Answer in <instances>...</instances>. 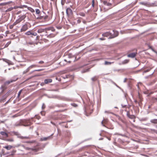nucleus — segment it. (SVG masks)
I'll return each mask as SVG.
<instances>
[{
	"mask_svg": "<svg viewBox=\"0 0 157 157\" xmlns=\"http://www.w3.org/2000/svg\"><path fill=\"white\" fill-rule=\"evenodd\" d=\"M117 34L115 36L111 35V33L109 32H106L103 34H102V35L104 37H107L111 35V36L110 37V38H114L116 36H117L118 35V33L117 32H116Z\"/></svg>",
	"mask_w": 157,
	"mask_h": 157,
	"instance_id": "f257e3e1",
	"label": "nucleus"
},
{
	"mask_svg": "<svg viewBox=\"0 0 157 157\" xmlns=\"http://www.w3.org/2000/svg\"><path fill=\"white\" fill-rule=\"evenodd\" d=\"M70 57L68 56L69 59H64V61H63L60 63L61 65H62V64H63V65H66L67 64V63H70L71 60L69 59Z\"/></svg>",
	"mask_w": 157,
	"mask_h": 157,
	"instance_id": "f03ea898",
	"label": "nucleus"
},
{
	"mask_svg": "<svg viewBox=\"0 0 157 157\" xmlns=\"http://www.w3.org/2000/svg\"><path fill=\"white\" fill-rule=\"evenodd\" d=\"M17 78H16L15 79H11V80H8L7 81H6L5 82V84L6 85H8L9 84H10L11 83H12L13 82H14L16 80H17Z\"/></svg>",
	"mask_w": 157,
	"mask_h": 157,
	"instance_id": "7ed1b4c3",
	"label": "nucleus"
},
{
	"mask_svg": "<svg viewBox=\"0 0 157 157\" xmlns=\"http://www.w3.org/2000/svg\"><path fill=\"white\" fill-rule=\"evenodd\" d=\"M137 54L136 52H132L128 54L127 55V56L128 57L133 58L136 56Z\"/></svg>",
	"mask_w": 157,
	"mask_h": 157,
	"instance_id": "20e7f679",
	"label": "nucleus"
},
{
	"mask_svg": "<svg viewBox=\"0 0 157 157\" xmlns=\"http://www.w3.org/2000/svg\"><path fill=\"white\" fill-rule=\"evenodd\" d=\"M28 29V25L27 24L24 25L21 29V31H25Z\"/></svg>",
	"mask_w": 157,
	"mask_h": 157,
	"instance_id": "39448f33",
	"label": "nucleus"
},
{
	"mask_svg": "<svg viewBox=\"0 0 157 157\" xmlns=\"http://www.w3.org/2000/svg\"><path fill=\"white\" fill-rule=\"evenodd\" d=\"M72 11L71 9L68 8L66 10V13L68 16L71 15L72 14Z\"/></svg>",
	"mask_w": 157,
	"mask_h": 157,
	"instance_id": "423d86ee",
	"label": "nucleus"
},
{
	"mask_svg": "<svg viewBox=\"0 0 157 157\" xmlns=\"http://www.w3.org/2000/svg\"><path fill=\"white\" fill-rule=\"evenodd\" d=\"M0 134L2 135L4 138H6L8 136V134L5 132H0Z\"/></svg>",
	"mask_w": 157,
	"mask_h": 157,
	"instance_id": "0eeeda50",
	"label": "nucleus"
},
{
	"mask_svg": "<svg viewBox=\"0 0 157 157\" xmlns=\"http://www.w3.org/2000/svg\"><path fill=\"white\" fill-rule=\"evenodd\" d=\"M52 82V80L50 78L45 79L44 80V83L46 84L51 83Z\"/></svg>",
	"mask_w": 157,
	"mask_h": 157,
	"instance_id": "6e6552de",
	"label": "nucleus"
},
{
	"mask_svg": "<svg viewBox=\"0 0 157 157\" xmlns=\"http://www.w3.org/2000/svg\"><path fill=\"white\" fill-rule=\"evenodd\" d=\"M24 148H25V149L28 150H32V151H37L38 150L36 148H29L28 147H24Z\"/></svg>",
	"mask_w": 157,
	"mask_h": 157,
	"instance_id": "1a4fd4ad",
	"label": "nucleus"
},
{
	"mask_svg": "<svg viewBox=\"0 0 157 157\" xmlns=\"http://www.w3.org/2000/svg\"><path fill=\"white\" fill-rule=\"evenodd\" d=\"M36 67H39L38 66L36 65H31L26 69V72L29 71L30 69H31L32 68H33Z\"/></svg>",
	"mask_w": 157,
	"mask_h": 157,
	"instance_id": "9d476101",
	"label": "nucleus"
},
{
	"mask_svg": "<svg viewBox=\"0 0 157 157\" xmlns=\"http://www.w3.org/2000/svg\"><path fill=\"white\" fill-rule=\"evenodd\" d=\"M45 31H46V30H45V29H40L38 30L37 32L39 33H41L43 32H44Z\"/></svg>",
	"mask_w": 157,
	"mask_h": 157,
	"instance_id": "9b49d317",
	"label": "nucleus"
},
{
	"mask_svg": "<svg viewBox=\"0 0 157 157\" xmlns=\"http://www.w3.org/2000/svg\"><path fill=\"white\" fill-rule=\"evenodd\" d=\"M50 136H49L46 137L42 138H41V141H46L48 140L50 138Z\"/></svg>",
	"mask_w": 157,
	"mask_h": 157,
	"instance_id": "f8f14e48",
	"label": "nucleus"
},
{
	"mask_svg": "<svg viewBox=\"0 0 157 157\" xmlns=\"http://www.w3.org/2000/svg\"><path fill=\"white\" fill-rule=\"evenodd\" d=\"M13 147L11 145H8L4 147V148H6L7 150H10Z\"/></svg>",
	"mask_w": 157,
	"mask_h": 157,
	"instance_id": "ddd939ff",
	"label": "nucleus"
},
{
	"mask_svg": "<svg viewBox=\"0 0 157 157\" xmlns=\"http://www.w3.org/2000/svg\"><path fill=\"white\" fill-rule=\"evenodd\" d=\"M45 30H46V31L51 30L52 31H54L55 30V29L53 27H51L49 28H45Z\"/></svg>",
	"mask_w": 157,
	"mask_h": 157,
	"instance_id": "4468645a",
	"label": "nucleus"
},
{
	"mask_svg": "<svg viewBox=\"0 0 157 157\" xmlns=\"http://www.w3.org/2000/svg\"><path fill=\"white\" fill-rule=\"evenodd\" d=\"M2 59L4 61L6 62L9 64H10L11 62L9 60L6 59Z\"/></svg>",
	"mask_w": 157,
	"mask_h": 157,
	"instance_id": "2eb2a0df",
	"label": "nucleus"
},
{
	"mask_svg": "<svg viewBox=\"0 0 157 157\" xmlns=\"http://www.w3.org/2000/svg\"><path fill=\"white\" fill-rule=\"evenodd\" d=\"M107 122V120L104 119L101 122V124L103 126H104L105 124Z\"/></svg>",
	"mask_w": 157,
	"mask_h": 157,
	"instance_id": "dca6fc26",
	"label": "nucleus"
},
{
	"mask_svg": "<svg viewBox=\"0 0 157 157\" xmlns=\"http://www.w3.org/2000/svg\"><path fill=\"white\" fill-rule=\"evenodd\" d=\"M129 61L128 59H125L122 62V64H125L128 63Z\"/></svg>",
	"mask_w": 157,
	"mask_h": 157,
	"instance_id": "f3484780",
	"label": "nucleus"
},
{
	"mask_svg": "<svg viewBox=\"0 0 157 157\" xmlns=\"http://www.w3.org/2000/svg\"><path fill=\"white\" fill-rule=\"evenodd\" d=\"M98 78L96 76H94L93 78H92L91 79L92 81L93 82H94L96 81L97 80Z\"/></svg>",
	"mask_w": 157,
	"mask_h": 157,
	"instance_id": "a211bd4d",
	"label": "nucleus"
},
{
	"mask_svg": "<svg viewBox=\"0 0 157 157\" xmlns=\"http://www.w3.org/2000/svg\"><path fill=\"white\" fill-rule=\"evenodd\" d=\"M27 8L29 10L32 12H35L34 10L30 7H28Z\"/></svg>",
	"mask_w": 157,
	"mask_h": 157,
	"instance_id": "6ab92c4d",
	"label": "nucleus"
},
{
	"mask_svg": "<svg viewBox=\"0 0 157 157\" xmlns=\"http://www.w3.org/2000/svg\"><path fill=\"white\" fill-rule=\"evenodd\" d=\"M151 122L154 123H157V119L151 120Z\"/></svg>",
	"mask_w": 157,
	"mask_h": 157,
	"instance_id": "aec40b11",
	"label": "nucleus"
},
{
	"mask_svg": "<svg viewBox=\"0 0 157 157\" xmlns=\"http://www.w3.org/2000/svg\"><path fill=\"white\" fill-rule=\"evenodd\" d=\"M26 17V15H24L21 16L20 18L21 19V21H22Z\"/></svg>",
	"mask_w": 157,
	"mask_h": 157,
	"instance_id": "412c9836",
	"label": "nucleus"
},
{
	"mask_svg": "<svg viewBox=\"0 0 157 157\" xmlns=\"http://www.w3.org/2000/svg\"><path fill=\"white\" fill-rule=\"evenodd\" d=\"M32 34V33L30 31L27 32L25 33V34L27 35H29Z\"/></svg>",
	"mask_w": 157,
	"mask_h": 157,
	"instance_id": "4be33fe9",
	"label": "nucleus"
},
{
	"mask_svg": "<svg viewBox=\"0 0 157 157\" xmlns=\"http://www.w3.org/2000/svg\"><path fill=\"white\" fill-rule=\"evenodd\" d=\"M22 91V89H21L19 92L18 93V94L17 98H19L20 97V94H21Z\"/></svg>",
	"mask_w": 157,
	"mask_h": 157,
	"instance_id": "5701e85b",
	"label": "nucleus"
},
{
	"mask_svg": "<svg viewBox=\"0 0 157 157\" xmlns=\"http://www.w3.org/2000/svg\"><path fill=\"white\" fill-rule=\"evenodd\" d=\"M20 138L22 139H27L29 138L28 137L25 136V137H23L22 136H20Z\"/></svg>",
	"mask_w": 157,
	"mask_h": 157,
	"instance_id": "b1692460",
	"label": "nucleus"
},
{
	"mask_svg": "<svg viewBox=\"0 0 157 157\" xmlns=\"http://www.w3.org/2000/svg\"><path fill=\"white\" fill-rule=\"evenodd\" d=\"M22 21L21 20V19L19 18L16 21V23H17V24L19 23L20 22H21Z\"/></svg>",
	"mask_w": 157,
	"mask_h": 157,
	"instance_id": "393cba45",
	"label": "nucleus"
},
{
	"mask_svg": "<svg viewBox=\"0 0 157 157\" xmlns=\"http://www.w3.org/2000/svg\"><path fill=\"white\" fill-rule=\"evenodd\" d=\"M11 41H9L8 42H7L6 44L5 45V47H7L11 43Z\"/></svg>",
	"mask_w": 157,
	"mask_h": 157,
	"instance_id": "a878e982",
	"label": "nucleus"
},
{
	"mask_svg": "<svg viewBox=\"0 0 157 157\" xmlns=\"http://www.w3.org/2000/svg\"><path fill=\"white\" fill-rule=\"evenodd\" d=\"M23 7L27 8V7H27V6L25 5H21V6H20L19 7V8H23Z\"/></svg>",
	"mask_w": 157,
	"mask_h": 157,
	"instance_id": "bb28decb",
	"label": "nucleus"
},
{
	"mask_svg": "<svg viewBox=\"0 0 157 157\" xmlns=\"http://www.w3.org/2000/svg\"><path fill=\"white\" fill-rule=\"evenodd\" d=\"M36 14H39L40 12V10L38 9H36Z\"/></svg>",
	"mask_w": 157,
	"mask_h": 157,
	"instance_id": "cd10ccee",
	"label": "nucleus"
},
{
	"mask_svg": "<svg viewBox=\"0 0 157 157\" xmlns=\"http://www.w3.org/2000/svg\"><path fill=\"white\" fill-rule=\"evenodd\" d=\"M112 63L109 62L107 61H105V64L107 65H109L110 64Z\"/></svg>",
	"mask_w": 157,
	"mask_h": 157,
	"instance_id": "c85d7f7f",
	"label": "nucleus"
},
{
	"mask_svg": "<svg viewBox=\"0 0 157 157\" xmlns=\"http://www.w3.org/2000/svg\"><path fill=\"white\" fill-rule=\"evenodd\" d=\"M140 4L144 6H146L147 5V3L145 2H141L140 3Z\"/></svg>",
	"mask_w": 157,
	"mask_h": 157,
	"instance_id": "c756f323",
	"label": "nucleus"
},
{
	"mask_svg": "<svg viewBox=\"0 0 157 157\" xmlns=\"http://www.w3.org/2000/svg\"><path fill=\"white\" fill-rule=\"evenodd\" d=\"M71 105L73 106L76 107L78 106V105L77 104H75V103H72L71 104Z\"/></svg>",
	"mask_w": 157,
	"mask_h": 157,
	"instance_id": "7c9ffc66",
	"label": "nucleus"
},
{
	"mask_svg": "<svg viewBox=\"0 0 157 157\" xmlns=\"http://www.w3.org/2000/svg\"><path fill=\"white\" fill-rule=\"evenodd\" d=\"M128 117L131 119H133L134 118V116L133 115H130L128 116Z\"/></svg>",
	"mask_w": 157,
	"mask_h": 157,
	"instance_id": "2f4dec72",
	"label": "nucleus"
},
{
	"mask_svg": "<svg viewBox=\"0 0 157 157\" xmlns=\"http://www.w3.org/2000/svg\"><path fill=\"white\" fill-rule=\"evenodd\" d=\"M150 48L151 49V50H152V51H153L155 53H157V52L156 51H155L154 49H153L152 48Z\"/></svg>",
	"mask_w": 157,
	"mask_h": 157,
	"instance_id": "473e14b6",
	"label": "nucleus"
},
{
	"mask_svg": "<svg viewBox=\"0 0 157 157\" xmlns=\"http://www.w3.org/2000/svg\"><path fill=\"white\" fill-rule=\"evenodd\" d=\"M89 68H88V69H86L85 70H84L83 71H82V73H84V72H87V71H89Z\"/></svg>",
	"mask_w": 157,
	"mask_h": 157,
	"instance_id": "72a5a7b5",
	"label": "nucleus"
},
{
	"mask_svg": "<svg viewBox=\"0 0 157 157\" xmlns=\"http://www.w3.org/2000/svg\"><path fill=\"white\" fill-rule=\"evenodd\" d=\"M65 2V0H61V3L62 5H63Z\"/></svg>",
	"mask_w": 157,
	"mask_h": 157,
	"instance_id": "f704fd0d",
	"label": "nucleus"
},
{
	"mask_svg": "<svg viewBox=\"0 0 157 157\" xmlns=\"http://www.w3.org/2000/svg\"><path fill=\"white\" fill-rule=\"evenodd\" d=\"M31 35L34 36H36L37 35V33H32V34Z\"/></svg>",
	"mask_w": 157,
	"mask_h": 157,
	"instance_id": "c9c22d12",
	"label": "nucleus"
},
{
	"mask_svg": "<svg viewBox=\"0 0 157 157\" xmlns=\"http://www.w3.org/2000/svg\"><path fill=\"white\" fill-rule=\"evenodd\" d=\"M7 141H10V142H12V141H13V139H8V140H7Z\"/></svg>",
	"mask_w": 157,
	"mask_h": 157,
	"instance_id": "e433bc0d",
	"label": "nucleus"
},
{
	"mask_svg": "<svg viewBox=\"0 0 157 157\" xmlns=\"http://www.w3.org/2000/svg\"><path fill=\"white\" fill-rule=\"evenodd\" d=\"M45 107V105L44 104H43L42 106V108L43 109H44Z\"/></svg>",
	"mask_w": 157,
	"mask_h": 157,
	"instance_id": "4c0bfd02",
	"label": "nucleus"
},
{
	"mask_svg": "<svg viewBox=\"0 0 157 157\" xmlns=\"http://www.w3.org/2000/svg\"><path fill=\"white\" fill-rule=\"evenodd\" d=\"M44 63V62L42 61H40L39 62V63L40 64H43Z\"/></svg>",
	"mask_w": 157,
	"mask_h": 157,
	"instance_id": "58836bf2",
	"label": "nucleus"
},
{
	"mask_svg": "<svg viewBox=\"0 0 157 157\" xmlns=\"http://www.w3.org/2000/svg\"><path fill=\"white\" fill-rule=\"evenodd\" d=\"M149 71H150V70H149V69H147V70H146L145 71H144V73H146V72H147Z\"/></svg>",
	"mask_w": 157,
	"mask_h": 157,
	"instance_id": "ea45409f",
	"label": "nucleus"
},
{
	"mask_svg": "<svg viewBox=\"0 0 157 157\" xmlns=\"http://www.w3.org/2000/svg\"><path fill=\"white\" fill-rule=\"evenodd\" d=\"M92 6L94 7V0H92Z\"/></svg>",
	"mask_w": 157,
	"mask_h": 157,
	"instance_id": "a19ab883",
	"label": "nucleus"
},
{
	"mask_svg": "<svg viewBox=\"0 0 157 157\" xmlns=\"http://www.w3.org/2000/svg\"><path fill=\"white\" fill-rule=\"evenodd\" d=\"M17 24V23H16V21H15L13 24V25H12L13 26L14 25H16Z\"/></svg>",
	"mask_w": 157,
	"mask_h": 157,
	"instance_id": "79ce46f5",
	"label": "nucleus"
},
{
	"mask_svg": "<svg viewBox=\"0 0 157 157\" xmlns=\"http://www.w3.org/2000/svg\"><path fill=\"white\" fill-rule=\"evenodd\" d=\"M99 39L101 40H105V39L104 38H99Z\"/></svg>",
	"mask_w": 157,
	"mask_h": 157,
	"instance_id": "37998d69",
	"label": "nucleus"
},
{
	"mask_svg": "<svg viewBox=\"0 0 157 157\" xmlns=\"http://www.w3.org/2000/svg\"><path fill=\"white\" fill-rule=\"evenodd\" d=\"M127 79V78H125L124 80V82H126Z\"/></svg>",
	"mask_w": 157,
	"mask_h": 157,
	"instance_id": "c03bdc74",
	"label": "nucleus"
},
{
	"mask_svg": "<svg viewBox=\"0 0 157 157\" xmlns=\"http://www.w3.org/2000/svg\"><path fill=\"white\" fill-rule=\"evenodd\" d=\"M103 3L104 5H106L107 4V2L106 1H104L103 2Z\"/></svg>",
	"mask_w": 157,
	"mask_h": 157,
	"instance_id": "a18cd8bd",
	"label": "nucleus"
},
{
	"mask_svg": "<svg viewBox=\"0 0 157 157\" xmlns=\"http://www.w3.org/2000/svg\"><path fill=\"white\" fill-rule=\"evenodd\" d=\"M27 72H26V69L25 71H24L23 73V74H25L26 73H27Z\"/></svg>",
	"mask_w": 157,
	"mask_h": 157,
	"instance_id": "49530a36",
	"label": "nucleus"
},
{
	"mask_svg": "<svg viewBox=\"0 0 157 157\" xmlns=\"http://www.w3.org/2000/svg\"><path fill=\"white\" fill-rule=\"evenodd\" d=\"M13 25H11L10 26V28L11 29L13 28Z\"/></svg>",
	"mask_w": 157,
	"mask_h": 157,
	"instance_id": "de8ad7c7",
	"label": "nucleus"
},
{
	"mask_svg": "<svg viewBox=\"0 0 157 157\" xmlns=\"http://www.w3.org/2000/svg\"><path fill=\"white\" fill-rule=\"evenodd\" d=\"M41 70V69H39V70H35V71H40Z\"/></svg>",
	"mask_w": 157,
	"mask_h": 157,
	"instance_id": "09e8293b",
	"label": "nucleus"
},
{
	"mask_svg": "<svg viewBox=\"0 0 157 157\" xmlns=\"http://www.w3.org/2000/svg\"><path fill=\"white\" fill-rule=\"evenodd\" d=\"M122 105V107L123 108H124V107H125V106H126V105Z\"/></svg>",
	"mask_w": 157,
	"mask_h": 157,
	"instance_id": "8fccbe9b",
	"label": "nucleus"
},
{
	"mask_svg": "<svg viewBox=\"0 0 157 157\" xmlns=\"http://www.w3.org/2000/svg\"><path fill=\"white\" fill-rule=\"evenodd\" d=\"M156 133H157V131H155Z\"/></svg>",
	"mask_w": 157,
	"mask_h": 157,
	"instance_id": "3c124183",
	"label": "nucleus"
},
{
	"mask_svg": "<svg viewBox=\"0 0 157 157\" xmlns=\"http://www.w3.org/2000/svg\"><path fill=\"white\" fill-rule=\"evenodd\" d=\"M29 44H31V43H29Z\"/></svg>",
	"mask_w": 157,
	"mask_h": 157,
	"instance_id": "603ef678",
	"label": "nucleus"
},
{
	"mask_svg": "<svg viewBox=\"0 0 157 157\" xmlns=\"http://www.w3.org/2000/svg\"><path fill=\"white\" fill-rule=\"evenodd\" d=\"M114 108H117V107H115Z\"/></svg>",
	"mask_w": 157,
	"mask_h": 157,
	"instance_id": "864d4df0",
	"label": "nucleus"
},
{
	"mask_svg": "<svg viewBox=\"0 0 157 157\" xmlns=\"http://www.w3.org/2000/svg\"><path fill=\"white\" fill-rule=\"evenodd\" d=\"M78 22H80V21H79L78 20Z\"/></svg>",
	"mask_w": 157,
	"mask_h": 157,
	"instance_id": "5fc2aeb1",
	"label": "nucleus"
},
{
	"mask_svg": "<svg viewBox=\"0 0 157 157\" xmlns=\"http://www.w3.org/2000/svg\"><path fill=\"white\" fill-rule=\"evenodd\" d=\"M29 124L27 125V126H28ZM25 126H27V125H24Z\"/></svg>",
	"mask_w": 157,
	"mask_h": 157,
	"instance_id": "6e6d98bb",
	"label": "nucleus"
},
{
	"mask_svg": "<svg viewBox=\"0 0 157 157\" xmlns=\"http://www.w3.org/2000/svg\"><path fill=\"white\" fill-rule=\"evenodd\" d=\"M107 5H109V3H108Z\"/></svg>",
	"mask_w": 157,
	"mask_h": 157,
	"instance_id": "4d7b16f0",
	"label": "nucleus"
},
{
	"mask_svg": "<svg viewBox=\"0 0 157 157\" xmlns=\"http://www.w3.org/2000/svg\"><path fill=\"white\" fill-rule=\"evenodd\" d=\"M27 143H29V142H28Z\"/></svg>",
	"mask_w": 157,
	"mask_h": 157,
	"instance_id": "13d9d810",
	"label": "nucleus"
},
{
	"mask_svg": "<svg viewBox=\"0 0 157 157\" xmlns=\"http://www.w3.org/2000/svg\"><path fill=\"white\" fill-rule=\"evenodd\" d=\"M102 139H99V140H101Z\"/></svg>",
	"mask_w": 157,
	"mask_h": 157,
	"instance_id": "bf43d9fd",
	"label": "nucleus"
},
{
	"mask_svg": "<svg viewBox=\"0 0 157 157\" xmlns=\"http://www.w3.org/2000/svg\"><path fill=\"white\" fill-rule=\"evenodd\" d=\"M109 140H110V139H109Z\"/></svg>",
	"mask_w": 157,
	"mask_h": 157,
	"instance_id": "052dcab7",
	"label": "nucleus"
},
{
	"mask_svg": "<svg viewBox=\"0 0 157 157\" xmlns=\"http://www.w3.org/2000/svg\"><path fill=\"white\" fill-rule=\"evenodd\" d=\"M51 0L52 1H53V0Z\"/></svg>",
	"mask_w": 157,
	"mask_h": 157,
	"instance_id": "680f3d73",
	"label": "nucleus"
},
{
	"mask_svg": "<svg viewBox=\"0 0 157 157\" xmlns=\"http://www.w3.org/2000/svg\"><path fill=\"white\" fill-rule=\"evenodd\" d=\"M156 54H157V53H156Z\"/></svg>",
	"mask_w": 157,
	"mask_h": 157,
	"instance_id": "e2e57ef3",
	"label": "nucleus"
}]
</instances>
